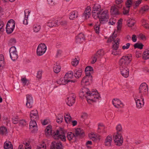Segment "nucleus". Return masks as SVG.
I'll use <instances>...</instances> for the list:
<instances>
[{
  "label": "nucleus",
  "mask_w": 149,
  "mask_h": 149,
  "mask_svg": "<svg viewBox=\"0 0 149 149\" xmlns=\"http://www.w3.org/2000/svg\"><path fill=\"white\" fill-rule=\"evenodd\" d=\"M80 93L82 94L83 96L86 97L88 102L89 100L95 102L96 99H99L101 98L100 95L97 92H91L87 88L83 89Z\"/></svg>",
  "instance_id": "f257e3e1"
},
{
  "label": "nucleus",
  "mask_w": 149,
  "mask_h": 149,
  "mask_svg": "<svg viewBox=\"0 0 149 149\" xmlns=\"http://www.w3.org/2000/svg\"><path fill=\"white\" fill-rule=\"evenodd\" d=\"M131 57L130 55L123 56L119 61L120 68H128V65L132 60Z\"/></svg>",
  "instance_id": "f03ea898"
},
{
  "label": "nucleus",
  "mask_w": 149,
  "mask_h": 149,
  "mask_svg": "<svg viewBox=\"0 0 149 149\" xmlns=\"http://www.w3.org/2000/svg\"><path fill=\"white\" fill-rule=\"evenodd\" d=\"M98 16L97 18L99 19L100 24H104L108 21L109 16L107 10L102 11L100 13H99Z\"/></svg>",
  "instance_id": "7ed1b4c3"
},
{
  "label": "nucleus",
  "mask_w": 149,
  "mask_h": 149,
  "mask_svg": "<svg viewBox=\"0 0 149 149\" xmlns=\"http://www.w3.org/2000/svg\"><path fill=\"white\" fill-rule=\"evenodd\" d=\"M102 10L100 5L98 3L94 4L93 7L92 11V14L93 17L95 19H97L98 14L101 13Z\"/></svg>",
  "instance_id": "20e7f679"
},
{
  "label": "nucleus",
  "mask_w": 149,
  "mask_h": 149,
  "mask_svg": "<svg viewBox=\"0 0 149 149\" xmlns=\"http://www.w3.org/2000/svg\"><path fill=\"white\" fill-rule=\"evenodd\" d=\"M120 41V39L118 38H108L107 43H110L113 42L112 48L113 50L116 51L119 48Z\"/></svg>",
  "instance_id": "39448f33"
},
{
  "label": "nucleus",
  "mask_w": 149,
  "mask_h": 149,
  "mask_svg": "<svg viewBox=\"0 0 149 149\" xmlns=\"http://www.w3.org/2000/svg\"><path fill=\"white\" fill-rule=\"evenodd\" d=\"M137 107L140 109L144 105V100L143 96L140 95L139 96L138 95H136L134 97Z\"/></svg>",
  "instance_id": "423d86ee"
},
{
  "label": "nucleus",
  "mask_w": 149,
  "mask_h": 149,
  "mask_svg": "<svg viewBox=\"0 0 149 149\" xmlns=\"http://www.w3.org/2000/svg\"><path fill=\"white\" fill-rule=\"evenodd\" d=\"M15 23L14 20L10 19L6 24V29L7 33L10 34L13 31L15 27Z\"/></svg>",
  "instance_id": "0eeeda50"
},
{
  "label": "nucleus",
  "mask_w": 149,
  "mask_h": 149,
  "mask_svg": "<svg viewBox=\"0 0 149 149\" xmlns=\"http://www.w3.org/2000/svg\"><path fill=\"white\" fill-rule=\"evenodd\" d=\"M47 49L46 45L44 43H41L38 46L37 49V53L38 55L41 56L43 54Z\"/></svg>",
  "instance_id": "6e6552de"
},
{
  "label": "nucleus",
  "mask_w": 149,
  "mask_h": 149,
  "mask_svg": "<svg viewBox=\"0 0 149 149\" xmlns=\"http://www.w3.org/2000/svg\"><path fill=\"white\" fill-rule=\"evenodd\" d=\"M113 139L116 145L120 146L122 145L123 142V138L121 134L119 133L116 134L115 136H113Z\"/></svg>",
  "instance_id": "1a4fd4ad"
},
{
  "label": "nucleus",
  "mask_w": 149,
  "mask_h": 149,
  "mask_svg": "<svg viewBox=\"0 0 149 149\" xmlns=\"http://www.w3.org/2000/svg\"><path fill=\"white\" fill-rule=\"evenodd\" d=\"M53 136L55 139H60L63 141H65V136L64 133L62 131L59 132L58 130H57Z\"/></svg>",
  "instance_id": "9d476101"
},
{
  "label": "nucleus",
  "mask_w": 149,
  "mask_h": 149,
  "mask_svg": "<svg viewBox=\"0 0 149 149\" xmlns=\"http://www.w3.org/2000/svg\"><path fill=\"white\" fill-rule=\"evenodd\" d=\"M139 93L141 94V95H145L147 94L148 91V86L146 83H142L140 86L139 88Z\"/></svg>",
  "instance_id": "9b49d317"
},
{
  "label": "nucleus",
  "mask_w": 149,
  "mask_h": 149,
  "mask_svg": "<svg viewBox=\"0 0 149 149\" xmlns=\"http://www.w3.org/2000/svg\"><path fill=\"white\" fill-rule=\"evenodd\" d=\"M92 76L86 74L85 76L84 77L81 81V84L83 85L88 86L90 84V81H92Z\"/></svg>",
  "instance_id": "f8f14e48"
},
{
  "label": "nucleus",
  "mask_w": 149,
  "mask_h": 149,
  "mask_svg": "<svg viewBox=\"0 0 149 149\" xmlns=\"http://www.w3.org/2000/svg\"><path fill=\"white\" fill-rule=\"evenodd\" d=\"M29 124L30 129L31 130V132L33 133L37 132L38 131L37 126L35 119H31Z\"/></svg>",
  "instance_id": "ddd939ff"
},
{
  "label": "nucleus",
  "mask_w": 149,
  "mask_h": 149,
  "mask_svg": "<svg viewBox=\"0 0 149 149\" xmlns=\"http://www.w3.org/2000/svg\"><path fill=\"white\" fill-rule=\"evenodd\" d=\"M26 105L28 108H31L33 107V97L31 95L28 94L26 95Z\"/></svg>",
  "instance_id": "4468645a"
},
{
  "label": "nucleus",
  "mask_w": 149,
  "mask_h": 149,
  "mask_svg": "<svg viewBox=\"0 0 149 149\" xmlns=\"http://www.w3.org/2000/svg\"><path fill=\"white\" fill-rule=\"evenodd\" d=\"M75 81L73 80L65 79L63 78H61L57 81V83L60 85H65L69 83L74 84Z\"/></svg>",
  "instance_id": "2eb2a0df"
},
{
  "label": "nucleus",
  "mask_w": 149,
  "mask_h": 149,
  "mask_svg": "<svg viewBox=\"0 0 149 149\" xmlns=\"http://www.w3.org/2000/svg\"><path fill=\"white\" fill-rule=\"evenodd\" d=\"M112 103L114 106L117 108H123L124 106L123 103L117 99H113L112 100Z\"/></svg>",
  "instance_id": "dca6fc26"
},
{
  "label": "nucleus",
  "mask_w": 149,
  "mask_h": 149,
  "mask_svg": "<svg viewBox=\"0 0 149 149\" xmlns=\"http://www.w3.org/2000/svg\"><path fill=\"white\" fill-rule=\"evenodd\" d=\"M75 96L74 94H72L69 97L67 98V104L69 106H72L75 102Z\"/></svg>",
  "instance_id": "f3484780"
},
{
  "label": "nucleus",
  "mask_w": 149,
  "mask_h": 149,
  "mask_svg": "<svg viewBox=\"0 0 149 149\" xmlns=\"http://www.w3.org/2000/svg\"><path fill=\"white\" fill-rule=\"evenodd\" d=\"M62 147L61 143L54 141L51 143L50 149H63Z\"/></svg>",
  "instance_id": "a211bd4d"
},
{
  "label": "nucleus",
  "mask_w": 149,
  "mask_h": 149,
  "mask_svg": "<svg viewBox=\"0 0 149 149\" xmlns=\"http://www.w3.org/2000/svg\"><path fill=\"white\" fill-rule=\"evenodd\" d=\"M91 7L89 6L87 7L83 14L82 17L85 19L88 18L91 15Z\"/></svg>",
  "instance_id": "6ab92c4d"
},
{
  "label": "nucleus",
  "mask_w": 149,
  "mask_h": 149,
  "mask_svg": "<svg viewBox=\"0 0 149 149\" xmlns=\"http://www.w3.org/2000/svg\"><path fill=\"white\" fill-rule=\"evenodd\" d=\"M30 116L31 119H35L36 120L38 119V113L37 110L31 111L30 113Z\"/></svg>",
  "instance_id": "aec40b11"
},
{
  "label": "nucleus",
  "mask_w": 149,
  "mask_h": 149,
  "mask_svg": "<svg viewBox=\"0 0 149 149\" xmlns=\"http://www.w3.org/2000/svg\"><path fill=\"white\" fill-rule=\"evenodd\" d=\"M122 75L125 78L128 77L129 75V70L128 68H120Z\"/></svg>",
  "instance_id": "412c9836"
},
{
  "label": "nucleus",
  "mask_w": 149,
  "mask_h": 149,
  "mask_svg": "<svg viewBox=\"0 0 149 149\" xmlns=\"http://www.w3.org/2000/svg\"><path fill=\"white\" fill-rule=\"evenodd\" d=\"M112 140V138L111 135L108 136L106 138L104 141V145L108 146H111Z\"/></svg>",
  "instance_id": "4be33fe9"
},
{
  "label": "nucleus",
  "mask_w": 149,
  "mask_h": 149,
  "mask_svg": "<svg viewBox=\"0 0 149 149\" xmlns=\"http://www.w3.org/2000/svg\"><path fill=\"white\" fill-rule=\"evenodd\" d=\"M118 7L117 5H114L111 7L110 12L113 15H118L119 14V12Z\"/></svg>",
  "instance_id": "5701e85b"
},
{
  "label": "nucleus",
  "mask_w": 149,
  "mask_h": 149,
  "mask_svg": "<svg viewBox=\"0 0 149 149\" xmlns=\"http://www.w3.org/2000/svg\"><path fill=\"white\" fill-rule=\"evenodd\" d=\"M75 135L76 136L83 137L84 136V132L81 128H77L75 130Z\"/></svg>",
  "instance_id": "b1692460"
},
{
  "label": "nucleus",
  "mask_w": 149,
  "mask_h": 149,
  "mask_svg": "<svg viewBox=\"0 0 149 149\" xmlns=\"http://www.w3.org/2000/svg\"><path fill=\"white\" fill-rule=\"evenodd\" d=\"M78 15L77 12L76 11H74L70 13L69 15V18L71 20H74L77 17Z\"/></svg>",
  "instance_id": "393cba45"
},
{
  "label": "nucleus",
  "mask_w": 149,
  "mask_h": 149,
  "mask_svg": "<svg viewBox=\"0 0 149 149\" xmlns=\"http://www.w3.org/2000/svg\"><path fill=\"white\" fill-rule=\"evenodd\" d=\"M57 22V21L50 20L47 22V25L50 27L58 26V25Z\"/></svg>",
  "instance_id": "a878e982"
},
{
  "label": "nucleus",
  "mask_w": 149,
  "mask_h": 149,
  "mask_svg": "<svg viewBox=\"0 0 149 149\" xmlns=\"http://www.w3.org/2000/svg\"><path fill=\"white\" fill-rule=\"evenodd\" d=\"M4 149H13L11 142L8 141H6L4 144Z\"/></svg>",
  "instance_id": "bb28decb"
},
{
  "label": "nucleus",
  "mask_w": 149,
  "mask_h": 149,
  "mask_svg": "<svg viewBox=\"0 0 149 149\" xmlns=\"http://www.w3.org/2000/svg\"><path fill=\"white\" fill-rule=\"evenodd\" d=\"M82 72L81 69L75 70L74 71V75L75 77L77 79L79 78L81 75Z\"/></svg>",
  "instance_id": "cd10ccee"
},
{
  "label": "nucleus",
  "mask_w": 149,
  "mask_h": 149,
  "mask_svg": "<svg viewBox=\"0 0 149 149\" xmlns=\"http://www.w3.org/2000/svg\"><path fill=\"white\" fill-rule=\"evenodd\" d=\"M95 54L100 60L101 57H102L104 55V51L102 49H100Z\"/></svg>",
  "instance_id": "c85d7f7f"
},
{
  "label": "nucleus",
  "mask_w": 149,
  "mask_h": 149,
  "mask_svg": "<svg viewBox=\"0 0 149 149\" xmlns=\"http://www.w3.org/2000/svg\"><path fill=\"white\" fill-rule=\"evenodd\" d=\"M91 139L93 141H95L98 139L100 140V136L98 135H97L94 133H92L90 136H89Z\"/></svg>",
  "instance_id": "c756f323"
},
{
  "label": "nucleus",
  "mask_w": 149,
  "mask_h": 149,
  "mask_svg": "<svg viewBox=\"0 0 149 149\" xmlns=\"http://www.w3.org/2000/svg\"><path fill=\"white\" fill-rule=\"evenodd\" d=\"M93 70V68L90 66H87L85 69V72L86 74L91 75L90 71H92Z\"/></svg>",
  "instance_id": "7c9ffc66"
},
{
  "label": "nucleus",
  "mask_w": 149,
  "mask_h": 149,
  "mask_svg": "<svg viewBox=\"0 0 149 149\" xmlns=\"http://www.w3.org/2000/svg\"><path fill=\"white\" fill-rule=\"evenodd\" d=\"M135 23V21L132 18H130L127 21L128 26L129 27H131L133 26Z\"/></svg>",
  "instance_id": "2f4dec72"
},
{
  "label": "nucleus",
  "mask_w": 149,
  "mask_h": 149,
  "mask_svg": "<svg viewBox=\"0 0 149 149\" xmlns=\"http://www.w3.org/2000/svg\"><path fill=\"white\" fill-rule=\"evenodd\" d=\"M7 133V130L5 127H0V134L2 135H6Z\"/></svg>",
  "instance_id": "473e14b6"
},
{
  "label": "nucleus",
  "mask_w": 149,
  "mask_h": 149,
  "mask_svg": "<svg viewBox=\"0 0 149 149\" xmlns=\"http://www.w3.org/2000/svg\"><path fill=\"white\" fill-rule=\"evenodd\" d=\"M125 4L126 7L130 8L133 4V0H127L125 1Z\"/></svg>",
  "instance_id": "72a5a7b5"
},
{
  "label": "nucleus",
  "mask_w": 149,
  "mask_h": 149,
  "mask_svg": "<svg viewBox=\"0 0 149 149\" xmlns=\"http://www.w3.org/2000/svg\"><path fill=\"white\" fill-rule=\"evenodd\" d=\"M10 57L13 61L16 60L18 58V55L17 54V52L12 53L10 54Z\"/></svg>",
  "instance_id": "f704fd0d"
},
{
  "label": "nucleus",
  "mask_w": 149,
  "mask_h": 149,
  "mask_svg": "<svg viewBox=\"0 0 149 149\" xmlns=\"http://www.w3.org/2000/svg\"><path fill=\"white\" fill-rule=\"evenodd\" d=\"M74 137H76L75 134L72 133V132H68L67 134V138L70 141L72 140L73 138Z\"/></svg>",
  "instance_id": "c9c22d12"
},
{
  "label": "nucleus",
  "mask_w": 149,
  "mask_h": 149,
  "mask_svg": "<svg viewBox=\"0 0 149 149\" xmlns=\"http://www.w3.org/2000/svg\"><path fill=\"white\" fill-rule=\"evenodd\" d=\"M65 78L68 79H71L73 77V73L71 71H70L68 72L65 75Z\"/></svg>",
  "instance_id": "e433bc0d"
},
{
  "label": "nucleus",
  "mask_w": 149,
  "mask_h": 149,
  "mask_svg": "<svg viewBox=\"0 0 149 149\" xmlns=\"http://www.w3.org/2000/svg\"><path fill=\"white\" fill-rule=\"evenodd\" d=\"M45 133L49 134H52V126L51 125H48L45 130Z\"/></svg>",
  "instance_id": "4c0bfd02"
},
{
  "label": "nucleus",
  "mask_w": 149,
  "mask_h": 149,
  "mask_svg": "<svg viewBox=\"0 0 149 149\" xmlns=\"http://www.w3.org/2000/svg\"><path fill=\"white\" fill-rule=\"evenodd\" d=\"M91 59H92V61H91V63L92 64H94L95 63L97 60H100V59L97 57L96 55L95 54L92 55L91 57Z\"/></svg>",
  "instance_id": "58836bf2"
},
{
  "label": "nucleus",
  "mask_w": 149,
  "mask_h": 149,
  "mask_svg": "<svg viewBox=\"0 0 149 149\" xmlns=\"http://www.w3.org/2000/svg\"><path fill=\"white\" fill-rule=\"evenodd\" d=\"M71 117L69 114H67L65 116V122L67 123H70L71 121Z\"/></svg>",
  "instance_id": "ea45409f"
},
{
  "label": "nucleus",
  "mask_w": 149,
  "mask_h": 149,
  "mask_svg": "<svg viewBox=\"0 0 149 149\" xmlns=\"http://www.w3.org/2000/svg\"><path fill=\"white\" fill-rule=\"evenodd\" d=\"M143 58L144 60L149 59V50L145 51L143 53Z\"/></svg>",
  "instance_id": "a19ab883"
},
{
  "label": "nucleus",
  "mask_w": 149,
  "mask_h": 149,
  "mask_svg": "<svg viewBox=\"0 0 149 149\" xmlns=\"http://www.w3.org/2000/svg\"><path fill=\"white\" fill-rule=\"evenodd\" d=\"M78 58H75L73 59V61L71 62L72 65L73 66H76L79 63V59Z\"/></svg>",
  "instance_id": "79ce46f5"
},
{
  "label": "nucleus",
  "mask_w": 149,
  "mask_h": 149,
  "mask_svg": "<svg viewBox=\"0 0 149 149\" xmlns=\"http://www.w3.org/2000/svg\"><path fill=\"white\" fill-rule=\"evenodd\" d=\"M141 0H138L133 1L134 8L135 9L138 7L139 4L141 2Z\"/></svg>",
  "instance_id": "37998d69"
},
{
  "label": "nucleus",
  "mask_w": 149,
  "mask_h": 149,
  "mask_svg": "<svg viewBox=\"0 0 149 149\" xmlns=\"http://www.w3.org/2000/svg\"><path fill=\"white\" fill-rule=\"evenodd\" d=\"M116 130H117V133L116 134H121V132L122 131V126L120 124L118 125L116 127Z\"/></svg>",
  "instance_id": "c03bdc74"
},
{
  "label": "nucleus",
  "mask_w": 149,
  "mask_h": 149,
  "mask_svg": "<svg viewBox=\"0 0 149 149\" xmlns=\"http://www.w3.org/2000/svg\"><path fill=\"white\" fill-rule=\"evenodd\" d=\"M130 10V8L126 7H123V14L124 15H129Z\"/></svg>",
  "instance_id": "a18cd8bd"
},
{
  "label": "nucleus",
  "mask_w": 149,
  "mask_h": 149,
  "mask_svg": "<svg viewBox=\"0 0 149 149\" xmlns=\"http://www.w3.org/2000/svg\"><path fill=\"white\" fill-rule=\"evenodd\" d=\"M63 116L61 114H59L57 117L56 122L57 123H60L63 121Z\"/></svg>",
  "instance_id": "49530a36"
},
{
  "label": "nucleus",
  "mask_w": 149,
  "mask_h": 149,
  "mask_svg": "<svg viewBox=\"0 0 149 149\" xmlns=\"http://www.w3.org/2000/svg\"><path fill=\"white\" fill-rule=\"evenodd\" d=\"M61 67L60 66L56 65L53 68L54 72L56 73H58L60 71Z\"/></svg>",
  "instance_id": "de8ad7c7"
},
{
  "label": "nucleus",
  "mask_w": 149,
  "mask_h": 149,
  "mask_svg": "<svg viewBox=\"0 0 149 149\" xmlns=\"http://www.w3.org/2000/svg\"><path fill=\"white\" fill-rule=\"evenodd\" d=\"M123 2V0H116V3L117 4L116 5L118 6L119 8H121L122 6V5L121 3Z\"/></svg>",
  "instance_id": "09e8293b"
},
{
  "label": "nucleus",
  "mask_w": 149,
  "mask_h": 149,
  "mask_svg": "<svg viewBox=\"0 0 149 149\" xmlns=\"http://www.w3.org/2000/svg\"><path fill=\"white\" fill-rule=\"evenodd\" d=\"M143 45L142 43H136L134 45V48H138L140 49H142L143 48Z\"/></svg>",
  "instance_id": "8fccbe9b"
},
{
  "label": "nucleus",
  "mask_w": 149,
  "mask_h": 149,
  "mask_svg": "<svg viewBox=\"0 0 149 149\" xmlns=\"http://www.w3.org/2000/svg\"><path fill=\"white\" fill-rule=\"evenodd\" d=\"M19 118L17 116L13 117L12 119V122L14 124H17L19 121Z\"/></svg>",
  "instance_id": "3c124183"
},
{
  "label": "nucleus",
  "mask_w": 149,
  "mask_h": 149,
  "mask_svg": "<svg viewBox=\"0 0 149 149\" xmlns=\"http://www.w3.org/2000/svg\"><path fill=\"white\" fill-rule=\"evenodd\" d=\"M85 38H76L75 41L77 43H81L85 40Z\"/></svg>",
  "instance_id": "603ef678"
},
{
  "label": "nucleus",
  "mask_w": 149,
  "mask_h": 149,
  "mask_svg": "<svg viewBox=\"0 0 149 149\" xmlns=\"http://www.w3.org/2000/svg\"><path fill=\"white\" fill-rule=\"evenodd\" d=\"M16 40L14 38H12L10 39L8 42V45L10 46H12L14 45L16 43Z\"/></svg>",
  "instance_id": "864d4df0"
},
{
  "label": "nucleus",
  "mask_w": 149,
  "mask_h": 149,
  "mask_svg": "<svg viewBox=\"0 0 149 149\" xmlns=\"http://www.w3.org/2000/svg\"><path fill=\"white\" fill-rule=\"evenodd\" d=\"M40 25H34L33 26V31L34 32H37L40 29Z\"/></svg>",
  "instance_id": "5fc2aeb1"
},
{
  "label": "nucleus",
  "mask_w": 149,
  "mask_h": 149,
  "mask_svg": "<svg viewBox=\"0 0 149 149\" xmlns=\"http://www.w3.org/2000/svg\"><path fill=\"white\" fill-rule=\"evenodd\" d=\"M122 20H123L122 19H120L118 20L117 22L118 25L117 27V29L118 31L120 30L121 29Z\"/></svg>",
  "instance_id": "6e6d98bb"
},
{
  "label": "nucleus",
  "mask_w": 149,
  "mask_h": 149,
  "mask_svg": "<svg viewBox=\"0 0 149 149\" xmlns=\"http://www.w3.org/2000/svg\"><path fill=\"white\" fill-rule=\"evenodd\" d=\"M87 115L86 113H84L82 114L81 116V120L82 122H84L85 119L87 118Z\"/></svg>",
  "instance_id": "4d7b16f0"
},
{
  "label": "nucleus",
  "mask_w": 149,
  "mask_h": 149,
  "mask_svg": "<svg viewBox=\"0 0 149 149\" xmlns=\"http://www.w3.org/2000/svg\"><path fill=\"white\" fill-rule=\"evenodd\" d=\"M58 25H61L63 26H65L67 25V22L66 20H63L60 21L58 23Z\"/></svg>",
  "instance_id": "13d9d810"
},
{
  "label": "nucleus",
  "mask_w": 149,
  "mask_h": 149,
  "mask_svg": "<svg viewBox=\"0 0 149 149\" xmlns=\"http://www.w3.org/2000/svg\"><path fill=\"white\" fill-rule=\"evenodd\" d=\"M16 48L15 46L12 47L9 49L10 54L17 52Z\"/></svg>",
  "instance_id": "bf43d9fd"
},
{
  "label": "nucleus",
  "mask_w": 149,
  "mask_h": 149,
  "mask_svg": "<svg viewBox=\"0 0 149 149\" xmlns=\"http://www.w3.org/2000/svg\"><path fill=\"white\" fill-rule=\"evenodd\" d=\"M19 125L22 127L24 126L26 124V121L24 120H20L19 122Z\"/></svg>",
  "instance_id": "052dcab7"
},
{
  "label": "nucleus",
  "mask_w": 149,
  "mask_h": 149,
  "mask_svg": "<svg viewBox=\"0 0 149 149\" xmlns=\"http://www.w3.org/2000/svg\"><path fill=\"white\" fill-rule=\"evenodd\" d=\"M149 7L147 6H145L141 8V11L143 12H145L148 10Z\"/></svg>",
  "instance_id": "680f3d73"
},
{
  "label": "nucleus",
  "mask_w": 149,
  "mask_h": 149,
  "mask_svg": "<svg viewBox=\"0 0 149 149\" xmlns=\"http://www.w3.org/2000/svg\"><path fill=\"white\" fill-rule=\"evenodd\" d=\"M116 22V21L114 19H110L109 22V25H113L115 24Z\"/></svg>",
  "instance_id": "e2e57ef3"
},
{
  "label": "nucleus",
  "mask_w": 149,
  "mask_h": 149,
  "mask_svg": "<svg viewBox=\"0 0 149 149\" xmlns=\"http://www.w3.org/2000/svg\"><path fill=\"white\" fill-rule=\"evenodd\" d=\"M42 71H38L37 73V78L40 79L41 78Z\"/></svg>",
  "instance_id": "0e129e2a"
},
{
  "label": "nucleus",
  "mask_w": 149,
  "mask_h": 149,
  "mask_svg": "<svg viewBox=\"0 0 149 149\" xmlns=\"http://www.w3.org/2000/svg\"><path fill=\"white\" fill-rule=\"evenodd\" d=\"M130 45V43H127L125 45L123 46L122 47V48L123 49H128Z\"/></svg>",
  "instance_id": "69168bd1"
},
{
  "label": "nucleus",
  "mask_w": 149,
  "mask_h": 149,
  "mask_svg": "<svg viewBox=\"0 0 149 149\" xmlns=\"http://www.w3.org/2000/svg\"><path fill=\"white\" fill-rule=\"evenodd\" d=\"M21 80L22 83L26 85V84H28L27 83H29L28 81L26 78H22Z\"/></svg>",
  "instance_id": "338daca9"
},
{
  "label": "nucleus",
  "mask_w": 149,
  "mask_h": 149,
  "mask_svg": "<svg viewBox=\"0 0 149 149\" xmlns=\"http://www.w3.org/2000/svg\"><path fill=\"white\" fill-rule=\"evenodd\" d=\"M99 25H96L95 26V30L96 33H99Z\"/></svg>",
  "instance_id": "774afa93"
}]
</instances>
